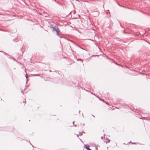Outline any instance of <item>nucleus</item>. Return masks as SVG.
<instances>
[{
  "label": "nucleus",
  "instance_id": "obj_1",
  "mask_svg": "<svg viewBox=\"0 0 150 150\" xmlns=\"http://www.w3.org/2000/svg\"><path fill=\"white\" fill-rule=\"evenodd\" d=\"M48 26L50 27V28H52L53 31H55L57 35L59 36V34L61 32L57 26H53V25L50 24V25H48Z\"/></svg>",
  "mask_w": 150,
  "mask_h": 150
},
{
  "label": "nucleus",
  "instance_id": "obj_2",
  "mask_svg": "<svg viewBox=\"0 0 150 150\" xmlns=\"http://www.w3.org/2000/svg\"><path fill=\"white\" fill-rule=\"evenodd\" d=\"M90 145L88 144H84V148H86L87 150H92V149L89 148Z\"/></svg>",
  "mask_w": 150,
  "mask_h": 150
},
{
  "label": "nucleus",
  "instance_id": "obj_3",
  "mask_svg": "<svg viewBox=\"0 0 150 150\" xmlns=\"http://www.w3.org/2000/svg\"><path fill=\"white\" fill-rule=\"evenodd\" d=\"M90 147H94L96 149V150H98V149L97 148V146H96V145L95 144H91L90 145Z\"/></svg>",
  "mask_w": 150,
  "mask_h": 150
},
{
  "label": "nucleus",
  "instance_id": "obj_4",
  "mask_svg": "<svg viewBox=\"0 0 150 150\" xmlns=\"http://www.w3.org/2000/svg\"><path fill=\"white\" fill-rule=\"evenodd\" d=\"M142 54V51L141 50L138 51L137 52V54Z\"/></svg>",
  "mask_w": 150,
  "mask_h": 150
},
{
  "label": "nucleus",
  "instance_id": "obj_5",
  "mask_svg": "<svg viewBox=\"0 0 150 150\" xmlns=\"http://www.w3.org/2000/svg\"><path fill=\"white\" fill-rule=\"evenodd\" d=\"M82 132H83V133H85V132H84V131H82L81 132H79V135H80V136H81L82 135Z\"/></svg>",
  "mask_w": 150,
  "mask_h": 150
},
{
  "label": "nucleus",
  "instance_id": "obj_6",
  "mask_svg": "<svg viewBox=\"0 0 150 150\" xmlns=\"http://www.w3.org/2000/svg\"><path fill=\"white\" fill-rule=\"evenodd\" d=\"M110 142V139H107V140L106 142V143H109Z\"/></svg>",
  "mask_w": 150,
  "mask_h": 150
},
{
  "label": "nucleus",
  "instance_id": "obj_7",
  "mask_svg": "<svg viewBox=\"0 0 150 150\" xmlns=\"http://www.w3.org/2000/svg\"><path fill=\"white\" fill-rule=\"evenodd\" d=\"M91 93L93 95H94V96H96L98 98H99V99H100V100H101L100 99V98H99L96 95H95V94L93 93L92 92H91Z\"/></svg>",
  "mask_w": 150,
  "mask_h": 150
},
{
  "label": "nucleus",
  "instance_id": "obj_8",
  "mask_svg": "<svg viewBox=\"0 0 150 150\" xmlns=\"http://www.w3.org/2000/svg\"><path fill=\"white\" fill-rule=\"evenodd\" d=\"M74 44L77 47H81L76 43H74Z\"/></svg>",
  "mask_w": 150,
  "mask_h": 150
},
{
  "label": "nucleus",
  "instance_id": "obj_9",
  "mask_svg": "<svg viewBox=\"0 0 150 150\" xmlns=\"http://www.w3.org/2000/svg\"><path fill=\"white\" fill-rule=\"evenodd\" d=\"M104 103H106V104H108V102H106L104 100H103V101Z\"/></svg>",
  "mask_w": 150,
  "mask_h": 150
},
{
  "label": "nucleus",
  "instance_id": "obj_10",
  "mask_svg": "<svg viewBox=\"0 0 150 150\" xmlns=\"http://www.w3.org/2000/svg\"><path fill=\"white\" fill-rule=\"evenodd\" d=\"M32 75L33 76H38V74H32Z\"/></svg>",
  "mask_w": 150,
  "mask_h": 150
},
{
  "label": "nucleus",
  "instance_id": "obj_11",
  "mask_svg": "<svg viewBox=\"0 0 150 150\" xmlns=\"http://www.w3.org/2000/svg\"><path fill=\"white\" fill-rule=\"evenodd\" d=\"M132 144H137V143L135 142H132Z\"/></svg>",
  "mask_w": 150,
  "mask_h": 150
},
{
  "label": "nucleus",
  "instance_id": "obj_12",
  "mask_svg": "<svg viewBox=\"0 0 150 150\" xmlns=\"http://www.w3.org/2000/svg\"><path fill=\"white\" fill-rule=\"evenodd\" d=\"M96 146H97V148H98V147H100V146L98 145H96Z\"/></svg>",
  "mask_w": 150,
  "mask_h": 150
},
{
  "label": "nucleus",
  "instance_id": "obj_13",
  "mask_svg": "<svg viewBox=\"0 0 150 150\" xmlns=\"http://www.w3.org/2000/svg\"><path fill=\"white\" fill-rule=\"evenodd\" d=\"M81 88H82V89L83 90H85V88H83V87H81Z\"/></svg>",
  "mask_w": 150,
  "mask_h": 150
},
{
  "label": "nucleus",
  "instance_id": "obj_14",
  "mask_svg": "<svg viewBox=\"0 0 150 150\" xmlns=\"http://www.w3.org/2000/svg\"><path fill=\"white\" fill-rule=\"evenodd\" d=\"M76 135L77 137H79V134H76Z\"/></svg>",
  "mask_w": 150,
  "mask_h": 150
},
{
  "label": "nucleus",
  "instance_id": "obj_15",
  "mask_svg": "<svg viewBox=\"0 0 150 150\" xmlns=\"http://www.w3.org/2000/svg\"><path fill=\"white\" fill-rule=\"evenodd\" d=\"M27 75H28L27 74V73H26V76H25V77H26V79L27 78Z\"/></svg>",
  "mask_w": 150,
  "mask_h": 150
},
{
  "label": "nucleus",
  "instance_id": "obj_16",
  "mask_svg": "<svg viewBox=\"0 0 150 150\" xmlns=\"http://www.w3.org/2000/svg\"><path fill=\"white\" fill-rule=\"evenodd\" d=\"M78 61H79V60H82V59H79L78 60Z\"/></svg>",
  "mask_w": 150,
  "mask_h": 150
},
{
  "label": "nucleus",
  "instance_id": "obj_17",
  "mask_svg": "<svg viewBox=\"0 0 150 150\" xmlns=\"http://www.w3.org/2000/svg\"><path fill=\"white\" fill-rule=\"evenodd\" d=\"M104 137H101V139H103V138Z\"/></svg>",
  "mask_w": 150,
  "mask_h": 150
},
{
  "label": "nucleus",
  "instance_id": "obj_18",
  "mask_svg": "<svg viewBox=\"0 0 150 150\" xmlns=\"http://www.w3.org/2000/svg\"><path fill=\"white\" fill-rule=\"evenodd\" d=\"M92 116L93 117H95V116H94V115H92Z\"/></svg>",
  "mask_w": 150,
  "mask_h": 150
},
{
  "label": "nucleus",
  "instance_id": "obj_19",
  "mask_svg": "<svg viewBox=\"0 0 150 150\" xmlns=\"http://www.w3.org/2000/svg\"><path fill=\"white\" fill-rule=\"evenodd\" d=\"M124 33H126L125 32V30L124 31Z\"/></svg>",
  "mask_w": 150,
  "mask_h": 150
},
{
  "label": "nucleus",
  "instance_id": "obj_20",
  "mask_svg": "<svg viewBox=\"0 0 150 150\" xmlns=\"http://www.w3.org/2000/svg\"><path fill=\"white\" fill-rule=\"evenodd\" d=\"M86 90V91H87L88 92H89V91H88V90Z\"/></svg>",
  "mask_w": 150,
  "mask_h": 150
},
{
  "label": "nucleus",
  "instance_id": "obj_21",
  "mask_svg": "<svg viewBox=\"0 0 150 150\" xmlns=\"http://www.w3.org/2000/svg\"><path fill=\"white\" fill-rule=\"evenodd\" d=\"M82 116H83V114H82Z\"/></svg>",
  "mask_w": 150,
  "mask_h": 150
},
{
  "label": "nucleus",
  "instance_id": "obj_22",
  "mask_svg": "<svg viewBox=\"0 0 150 150\" xmlns=\"http://www.w3.org/2000/svg\"><path fill=\"white\" fill-rule=\"evenodd\" d=\"M49 71H50V72H51V71H51V70H49Z\"/></svg>",
  "mask_w": 150,
  "mask_h": 150
},
{
  "label": "nucleus",
  "instance_id": "obj_23",
  "mask_svg": "<svg viewBox=\"0 0 150 150\" xmlns=\"http://www.w3.org/2000/svg\"><path fill=\"white\" fill-rule=\"evenodd\" d=\"M74 126H75V127H76V125H74Z\"/></svg>",
  "mask_w": 150,
  "mask_h": 150
},
{
  "label": "nucleus",
  "instance_id": "obj_24",
  "mask_svg": "<svg viewBox=\"0 0 150 150\" xmlns=\"http://www.w3.org/2000/svg\"><path fill=\"white\" fill-rule=\"evenodd\" d=\"M80 110H79V113H80Z\"/></svg>",
  "mask_w": 150,
  "mask_h": 150
},
{
  "label": "nucleus",
  "instance_id": "obj_25",
  "mask_svg": "<svg viewBox=\"0 0 150 150\" xmlns=\"http://www.w3.org/2000/svg\"><path fill=\"white\" fill-rule=\"evenodd\" d=\"M74 122H73L72 123H73V124H74Z\"/></svg>",
  "mask_w": 150,
  "mask_h": 150
},
{
  "label": "nucleus",
  "instance_id": "obj_26",
  "mask_svg": "<svg viewBox=\"0 0 150 150\" xmlns=\"http://www.w3.org/2000/svg\"><path fill=\"white\" fill-rule=\"evenodd\" d=\"M76 1H79V0H76Z\"/></svg>",
  "mask_w": 150,
  "mask_h": 150
},
{
  "label": "nucleus",
  "instance_id": "obj_27",
  "mask_svg": "<svg viewBox=\"0 0 150 150\" xmlns=\"http://www.w3.org/2000/svg\"><path fill=\"white\" fill-rule=\"evenodd\" d=\"M130 142H131V141H130V142H128V143H129Z\"/></svg>",
  "mask_w": 150,
  "mask_h": 150
},
{
  "label": "nucleus",
  "instance_id": "obj_28",
  "mask_svg": "<svg viewBox=\"0 0 150 150\" xmlns=\"http://www.w3.org/2000/svg\"><path fill=\"white\" fill-rule=\"evenodd\" d=\"M123 144H125V143H124Z\"/></svg>",
  "mask_w": 150,
  "mask_h": 150
},
{
  "label": "nucleus",
  "instance_id": "obj_29",
  "mask_svg": "<svg viewBox=\"0 0 150 150\" xmlns=\"http://www.w3.org/2000/svg\"><path fill=\"white\" fill-rule=\"evenodd\" d=\"M59 37L60 38H62V37H61L60 36Z\"/></svg>",
  "mask_w": 150,
  "mask_h": 150
},
{
  "label": "nucleus",
  "instance_id": "obj_30",
  "mask_svg": "<svg viewBox=\"0 0 150 150\" xmlns=\"http://www.w3.org/2000/svg\"><path fill=\"white\" fill-rule=\"evenodd\" d=\"M84 125V124H83V125Z\"/></svg>",
  "mask_w": 150,
  "mask_h": 150
}]
</instances>
